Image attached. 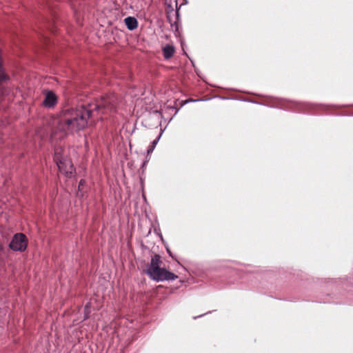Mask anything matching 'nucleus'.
<instances>
[{
    "label": "nucleus",
    "mask_w": 353,
    "mask_h": 353,
    "mask_svg": "<svg viewBox=\"0 0 353 353\" xmlns=\"http://www.w3.org/2000/svg\"><path fill=\"white\" fill-rule=\"evenodd\" d=\"M116 97L114 94L101 98L95 104L75 108H65L56 119V132L61 136L73 134L85 128L96 114H110L115 109Z\"/></svg>",
    "instance_id": "f257e3e1"
},
{
    "label": "nucleus",
    "mask_w": 353,
    "mask_h": 353,
    "mask_svg": "<svg viewBox=\"0 0 353 353\" xmlns=\"http://www.w3.org/2000/svg\"><path fill=\"white\" fill-rule=\"evenodd\" d=\"M161 259L159 254L152 257L150 263L146 267L145 272L149 277L157 282L173 281L178 278L174 273L161 268Z\"/></svg>",
    "instance_id": "f03ea898"
},
{
    "label": "nucleus",
    "mask_w": 353,
    "mask_h": 353,
    "mask_svg": "<svg viewBox=\"0 0 353 353\" xmlns=\"http://www.w3.org/2000/svg\"><path fill=\"white\" fill-rule=\"evenodd\" d=\"M54 161L59 171L68 177L72 176L74 169L70 159L62 155V148H57L54 151Z\"/></svg>",
    "instance_id": "7ed1b4c3"
},
{
    "label": "nucleus",
    "mask_w": 353,
    "mask_h": 353,
    "mask_svg": "<svg viewBox=\"0 0 353 353\" xmlns=\"http://www.w3.org/2000/svg\"><path fill=\"white\" fill-rule=\"evenodd\" d=\"M9 247L14 251H24L27 248L26 236L22 233L16 234L10 243Z\"/></svg>",
    "instance_id": "20e7f679"
},
{
    "label": "nucleus",
    "mask_w": 353,
    "mask_h": 353,
    "mask_svg": "<svg viewBox=\"0 0 353 353\" xmlns=\"http://www.w3.org/2000/svg\"><path fill=\"white\" fill-rule=\"evenodd\" d=\"M57 101L56 95L52 92H48L43 101L44 106L48 108L53 107Z\"/></svg>",
    "instance_id": "39448f33"
},
{
    "label": "nucleus",
    "mask_w": 353,
    "mask_h": 353,
    "mask_svg": "<svg viewBox=\"0 0 353 353\" xmlns=\"http://www.w3.org/2000/svg\"><path fill=\"white\" fill-rule=\"evenodd\" d=\"M125 26L130 30H134L138 27V21L136 18L133 17H128L124 19Z\"/></svg>",
    "instance_id": "423d86ee"
},
{
    "label": "nucleus",
    "mask_w": 353,
    "mask_h": 353,
    "mask_svg": "<svg viewBox=\"0 0 353 353\" xmlns=\"http://www.w3.org/2000/svg\"><path fill=\"white\" fill-rule=\"evenodd\" d=\"M163 56L165 59H170L174 52V48L171 45H166L163 48Z\"/></svg>",
    "instance_id": "0eeeda50"
},
{
    "label": "nucleus",
    "mask_w": 353,
    "mask_h": 353,
    "mask_svg": "<svg viewBox=\"0 0 353 353\" xmlns=\"http://www.w3.org/2000/svg\"><path fill=\"white\" fill-rule=\"evenodd\" d=\"M88 308H89V305L87 304L85 306V309H84L85 310L84 320L88 318V314H89Z\"/></svg>",
    "instance_id": "6e6552de"
},
{
    "label": "nucleus",
    "mask_w": 353,
    "mask_h": 353,
    "mask_svg": "<svg viewBox=\"0 0 353 353\" xmlns=\"http://www.w3.org/2000/svg\"><path fill=\"white\" fill-rule=\"evenodd\" d=\"M159 139H160V136H159L158 138H157L155 140H154V141H152V147L153 148H155V146H156V145L157 144V143H158V141H159Z\"/></svg>",
    "instance_id": "1a4fd4ad"
},
{
    "label": "nucleus",
    "mask_w": 353,
    "mask_h": 353,
    "mask_svg": "<svg viewBox=\"0 0 353 353\" xmlns=\"http://www.w3.org/2000/svg\"><path fill=\"white\" fill-rule=\"evenodd\" d=\"M154 149V148H153L152 147L150 148L147 150V153H148V154H151V153L153 152Z\"/></svg>",
    "instance_id": "9d476101"
},
{
    "label": "nucleus",
    "mask_w": 353,
    "mask_h": 353,
    "mask_svg": "<svg viewBox=\"0 0 353 353\" xmlns=\"http://www.w3.org/2000/svg\"><path fill=\"white\" fill-rule=\"evenodd\" d=\"M84 183V181L83 180H81L80 182H79V189H80V187L81 185H83Z\"/></svg>",
    "instance_id": "9b49d317"
},
{
    "label": "nucleus",
    "mask_w": 353,
    "mask_h": 353,
    "mask_svg": "<svg viewBox=\"0 0 353 353\" xmlns=\"http://www.w3.org/2000/svg\"><path fill=\"white\" fill-rule=\"evenodd\" d=\"M167 251H168V254H169L171 257H173V256H172V253H171V252H170L169 250H168Z\"/></svg>",
    "instance_id": "f8f14e48"
},
{
    "label": "nucleus",
    "mask_w": 353,
    "mask_h": 353,
    "mask_svg": "<svg viewBox=\"0 0 353 353\" xmlns=\"http://www.w3.org/2000/svg\"><path fill=\"white\" fill-rule=\"evenodd\" d=\"M1 249H2V247H1V246H0V250H1Z\"/></svg>",
    "instance_id": "ddd939ff"
}]
</instances>
